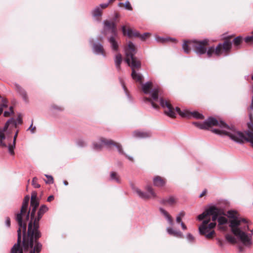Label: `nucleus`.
<instances>
[{"mask_svg":"<svg viewBox=\"0 0 253 253\" xmlns=\"http://www.w3.org/2000/svg\"><path fill=\"white\" fill-rule=\"evenodd\" d=\"M250 122L247 123L249 130L244 131L238 130L233 126H229L223 121L218 122L212 117H209L203 123L193 122L197 127L202 129H208L212 126H218L221 129L214 128L211 131L221 136H228L231 140L239 144H243L245 142H250L253 147V119L252 115L250 114Z\"/></svg>","mask_w":253,"mask_h":253,"instance_id":"f257e3e1","label":"nucleus"},{"mask_svg":"<svg viewBox=\"0 0 253 253\" xmlns=\"http://www.w3.org/2000/svg\"><path fill=\"white\" fill-rule=\"evenodd\" d=\"M227 214L228 217L231 218L229 221V226L231 232L245 246H251L252 244V236L246 233L250 230L247 219L239 218L238 212L235 211H227Z\"/></svg>","mask_w":253,"mask_h":253,"instance_id":"f03ea898","label":"nucleus"},{"mask_svg":"<svg viewBox=\"0 0 253 253\" xmlns=\"http://www.w3.org/2000/svg\"><path fill=\"white\" fill-rule=\"evenodd\" d=\"M126 59L125 61L131 69V76L133 80L136 82L141 83L143 76L136 70H139L141 66V62L135 56L136 50L135 45L131 42H128L127 47L125 48Z\"/></svg>","mask_w":253,"mask_h":253,"instance_id":"7ed1b4c3","label":"nucleus"},{"mask_svg":"<svg viewBox=\"0 0 253 253\" xmlns=\"http://www.w3.org/2000/svg\"><path fill=\"white\" fill-rule=\"evenodd\" d=\"M159 92L160 89L158 88H155L153 89L152 91L149 93L151 94V98H150L147 97H144L143 98L144 102H150L153 108L158 109L159 108V106L155 103L154 101H159L160 105L162 108H168V111H165V114L170 118H175V113L172 106L169 101L165 100L162 97H160V99H159Z\"/></svg>","mask_w":253,"mask_h":253,"instance_id":"20e7f679","label":"nucleus"},{"mask_svg":"<svg viewBox=\"0 0 253 253\" xmlns=\"http://www.w3.org/2000/svg\"><path fill=\"white\" fill-rule=\"evenodd\" d=\"M104 26L103 33L105 36L109 34L110 35L107 37V40L110 43L112 49L114 51H118L119 45L116 39L118 38V31L116 25L114 22L107 20L103 22Z\"/></svg>","mask_w":253,"mask_h":253,"instance_id":"39448f33","label":"nucleus"},{"mask_svg":"<svg viewBox=\"0 0 253 253\" xmlns=\"http://www.w3.org/2000/svg\"><path fill=\"white\" fill-rule=\"evenodd\" d=\"M23 233V240L22 246L24 251H28L30 249H33L30 252H34V253H39L42 248V245L38 240L40 238L37 239L34 236H31L26 235V230H21Z\"/></svg>","mask_w":253,"mask_h":253,"instance_id":"423d86ee","label":"nucleus"},{"mask_svg":"<svg viewBox=\"0 0 253 253\" xmlns=\"http://www.w3.org/2000/svg\"><path fill=\"white\" fill-rule=\"evenodd\" d=\"M211 218L205 219L199 227V232L200 235L204 236L208 239H212L215 235L214 228L215 227L216 222H210Z\"/></svg>","mask_w":253,"mask_h":253,"instance_id":"0eeeda50","label":"nucleus"},{"mask_svg":"<svg viewBox=\"0 0 253 253\" xmlns=\"http://www.w3.org/2000/svg\"><path fill=\"white\" fill-rule=\"evenodd\" d=\"M42 217L40 215H37V216H35L33 219L31 218L28 223L26 235L34 236L37 239L41 237V233L39 230V221Z\"/></svg>","mask_w":253,"mask_h":253,"instance_id":"6e6552de","label":"nucleus"},{"mask_svg":"<svg viewBox=\"0 0 253 253\" xmlns=\"http://www.w3.org/2000/svg\"><path fill=\"white\" fill-rule=\"evenodd\" d=\"M222 214L221 211L218 208L212 206L206 209L202 213L199 214L197 219L201 221L204 219H208L207 217L209 215H212V222H215L216 220H218L219 215Z\"/></svg>","mask_w":253,"mask_h":253,"instance_id":"1a4fd4ad","label":"nucleus"},{"mask_svg":"<svg viewBox=\"0 0 253 253\" xmlns=\"http://www.w3.org/2000/svg\"><path fill=\"white\" fill-rule=\"evenodd\" d=\"M189 45L197 54L201 55L206 53L207 46L209 45V40L208 39L201 41L191 40L189 42Z\"/></svg>","mask_w":253,"mask_h":253,"instance_id":"9d476101","label":"nucleus"},{"mask_svg":"<svg viewBox=\"0 0 253 253\" xmlns=\"http://www.w3.org/2000/svg\"><path fill=\"white\" fill-rule=\"evenodd\" d=\"M28 205L29 203H25L23 201L20 212L15 214V219L19 226L18 229H20V231L27 229V224L23 222V215L25 214L27 211H28Z\"/></svg>","mask_w":253,"mask_h":253,"instance_id":"9b49d317","label":"nucleus"},{"mask_svg":"<svg viewBox=\"0 0 253 253\" xmlns=\"http://www.w3.org/2000/svg\"><path fill=\"white\" fill-rule=\"evenodd\" d=\"M101 141L104 143V144L106 145L108 147L111 148L112 146H115L120 154L125 155L126 157L127 158L129 161L133 162L134 160L133 157L128 156L124 152L122 145L120 143L115 142L111 139L105 138H102L101 139Z\"/></svg>","mask_w":253,"mask_h":253,"instance_id":"f8f14e48","label":"nucleus"},{"mask_svg":"<svg viewBox=\"0 0 253 253\" xmlns=\"http://www.w3.org/2000/svg\"><path fill=\"white\" fill-rule=\"evenodd\" d=\"M122 30L123 34L124 35H126L129 38L132 37H138L142 41H144L150 35L149 33H144L143 34L141 35L137 31L133 30L130 28L128 29L126 31L125 26H123L122 27Z\"/></svg>","mask_w":253,"mask_h":253,"instance_id":"ddd939ff","label":"nucleus"},{"mask_svg":"<svg viewBox=\"0 0 253 253\" xmlns=\"http://www.w3.org/2000/svg\"><path fill=\"white\" fill-rule=\"evenodd\" d=\"M146 189L147 192H144L138 188H133L134 191L142 199H147L150 198H155L157 197L151 186H147Z\"/></svg>","mask_w":253,"mask_h":253,"instance_id":"4468645a","label":"nucleus"},{"mask_svg":"<svg viewBox=\"0 0 253 253\" xmlns=\"http://www.w3.org/2000/svg\"><path fill=\"white\" fill-rule=\"evenodd\" d=\"M232 42L229 40V38H225V40L223 43H219L216 46V52L220 53V54L223 52H227L231 48Z\"/></svg>","mask_w":253,"mask_h":253,"instance_id":"2eb2a0df","label":"nucleus"},{"mask_svg":"<svg viewBox=\"0 0 253 253\" xmlns=\"http://www.w3.org/2000/svg\"><path fill=\"white\" fill-rule=\"evenodd\" d=\"M108 6V3H101L96 6L91 11L92 16L96 18L98 21L100 20V18L102 15L103 9Z\"/></svg>","mask_w":253,"mask_h":253,"instance_id":"dca6fc26","label":"nucleus"},{"mask_svg":"<svg viewBox=\"0 0 253 253\" xmlns=\"http://www.w3.org/2000/svg\"><path fill=\"white\" fill-rule=\"evenodd\" d=\"M15 87L16 92L22 97L23 100L26 103H28L29 102V97L25 89L17 84H15Z\"/></svg>","mask_w":253,"mask_h":253,"instance_id":"f3484780","label":"nucleus"},{"mask_svg":"<svg viewBox=\"0 0 253 253\" xmlns=\"http://www.w3.org/2000/svg\"><path fill=\"white\" fill-rule=\"evenodd\" d=\"M152 133L150 131L136 130L133 132V136L138 138H146L151 137Z\"/></svg>","mask_w":253,"mask_h":253,"instance_id":"a211bd4d","label":"nucleus"},{"mask_svg":"<svg viewBox=\"0 0 253 253\" xmlns=\"http://www.w3.org/2000/svg\"><path fill=\"white\" fill-rule=\"evenodd\" d=\"M92 49L94 53L105 56L103 46L101 43L99 42L93 43Z\"/></svg>","mask_w":253,"mask_h":253,"instance_id":"6ab92c4d","label":"nucleus"},{"mask_svg":"<svg viewBox=\"0 0 253 253\" xmlns=\"http://www.w3.org/2000/svg\"><path fill=\"white\" fill-rule=\"evenodd\" d=\"M154 186L158 187L164 186L166 184V180L160 176H156L153 178Z\"/></svg>","mask_w":253,"mask_h":253,"instance_id":"aec40b11","label":"nucleus"},{"mask_svg":"<svg viewBox=\"0 0 253 253\" xmlns=\"http://www.w3.org/2000/svg\"><path fill=\"white\" fill-rule=\"evenodd\" d=\"M19 243V246L16 248V253H23V247L21 246V231L20 229H18L17 230V243Z\"/></svg>","mask_w":253,"mask_h":253,"instance_id":"412c9836","label":"nucleus"},{"mask_svg":"<svg viewBox=\"0 0 253 253\" xmlns=\"http://www.w3.org/2000/svg\"><path fill=\"white\" fill-rule=\"evenodd\" d=\"M167 232L171 236H173L177 238H182L183 235L181 232L179 230H173L171 227L167 228Z\"/></svg>","mask_w":253,"mask_h":253,"instance_id":"4be33fe9","label":"nucleus"},{"mask_svg":"<svg viewBox=\"0 0 253 253\" xmlns=\"http://www.w3.org/2000/svg\"><path fill=\"white\" fill-rule=\"evenodd\" d=\"M176 203V199L174 197L170 196L168 198L162 199L161 201V203L164 205L169 204V205H173Z\"/></svg>","mask_w":253,"mask_h":253,"instance_id":"5701e85b","label":"nucleus"},{"mask_svg":"<svg viewBox=\"0 0 253 253\" xmlns=\"http://www.w3.org/2000/svg\"><path fill=\"white\" fill-rule=\"evenodd\" d=\"M114 61L116 68L118 71H120L121 69V64L122 62V55L120 53L117 54L115 55Z\"/></svg>","mask_w":253,"mask_h":253,"instance_id":"b1692460","label":"nucleus"},{"mask_svg":"<svg viewBox=\"0 0 253 253\" xmlns=\"http://www.w3.org/2000/svg\"><path fill=\"white\" fill-rule=\"evenodd\" d=\"M160 211L165 216V218L168 220V222L170 225H173V222L171 216L169 213L163 208H160Z\"/></svg>","mask_w":253,"mask_h":253,"instance_id":"393cba45","label":"nucleus"},{"mask_svg":"<svg viewBox=\"0 0 253 253\" xmlns=\"http://www.w3.org/2000/svg\"><path fill=\"white\" fill-rule=\"evenodd\" d=\"M102 138H105H105H104V137H101L100 139H99V141H100V143H98L97 142H94L93 143V149L95 150H96V151H100L102 149V147H103V146L104 145L105 146H106L107 148L108 147L105 145L104 144V143H103L102 141H101V139ZM108 148H110L109 147H108Z\"/></svg>","mask_w":253,"mask_h":253,"instance_id":"a878e982","label":"nucleus"},{"mask_svg":"<svg viewBox=\"0 0 253 253\" xmlns=\"http://www.w3.org/2000/svg\"><path fill=\"white\" fill-rule=\"evenodd\" d=\"M152 84L151 82H147L145 84H142V89L145 94H148L150 92V89L151 88Z\"/></svg>","mask_w":253,"mask_h":253,"instance_id":"bb28decb","label":"nucleus"},{"mask_svg":"<svg viewBox=\"0 0 253 253\" xmlns=\"http://www.w3.org/2000/svg\"><path fill=\"white\" fill-rule=\"evenodd\" d=\"M206 53H207L208 57H209V58L211 57L213 53H215V54L216 56H220L221 55L220 53H217L216 52V47L214 48V47L213 46L209 47L208 50L207 49Z\"/></svg>","mask_w":253,"mask_h":253,"instance_id":"cd10ccee","label":"nucleus"},{"mask_svg":"<svg viewBox=\"0 0 253 253\" xmlns=\"http://www.w3.org/2000/svg\"><path fill=\"white\" fill-rule=\"evenodd\" d=\"M110 180L111 181H114L118 183H121V180L118 174L115 171H111L110 172Z\"/></svg>","mask_w":253,"mask_h":253,"instance_id":"c85d7f7f","label":"nucleus"},{"mask_svg":"<svg viewBox=\"0 0 253 253\" xmlns=\"http://www.w3.org/2000/svg\"><path fill=\"white\" fill-rule=\"evenodd\" d=\"M13 124L14 126H16V122L14 120V119L11 118L9 119L6 123H5L3 128L2 129H0V131H2L4 133L5 131L7 129L9 124Z\"/></svg>","mask_w":253,"mask_h":253,"instance_id":"c756f323","label":"nucleus"},{"mask_svg":"<svg viewBox=\"0 0 253 253\" xmlns=\"http://www.w3.org/2000/svg\"><path fill=\"white\" fill-rule=\"evenodd\" d=\"M244 39L241 36H238L234 38L232 41V43L234 44L236 47H238L242 43Z\"/></svg>","mask_w":253,"mask_h":253,"instance_id":"7c9ffc66","label":"nucleus"},{"mask_svg":"<svg viewBox=\"0 0 253 253\" xmlns=\"http://www.w3.org/2000/svg\"><path fill=\"white\" fill-rule=\"evenodd\" d=\"M191 41H184L182 44V48L185 53L188 54L190 52V48H192L189 45V42Z\"/></svg>","mask_w":253,"mask_h":253,"instance_id":"2f4dec72","label":"nucleus"},{"mask_svg":"<svg viewBox=\"0 0 253 253\" xmlns=\"http://www.w3.org/2000/svg\"><path fill=\"white\" fill-rule=\"evenodd\" d=\"M189 116L187 118H189L190 116H192L194 118L197 119H203L204 118V116L203 114L199 113L197 111H193L192 112H189Z\"/></svg>","mask_w":253,"mask_h":253,"instance_id":"473e14b6","label":"nucleus"},{"mask_svg":"<svg viewBox=\"0 0 253 253\" xmlns=\"http://www.w3.org/2000/svg\"><path fill=\"white\" fill-rule=\"evenodd\" d=\"M225 238L226 240L228 243H230L232 244H235L237 243V240L236 238L234 236L229 234H226L225 235Z\"/></svg>","mask_w":253,"mask_h":253,"instance_id":"72a5a7b5","label":"nucleus"},{"mask_svg":"<svg viewBox=\"0 0 253 253\" xmlns=\"http://www.w3.org/2000/svg\"><path fill=\"white\" fill-rule=\"evenodd\" d=\"M6 138L4 135V133L2 131H0V146L2 147L6 148L7 146V145L6 143L4 142V140L6 139Z\"/></svg>","mask_w":253,"mask_h":253,"instance_id":"f704fd0d","label":"nucleus"},{"mask_svg":"<svg viewBox=\"0 0 253 253\" xmlns=\"http://www.w3.org/2000/svg\"><path fill=\"white\" fill-rule=\"evenodd\" d=\"M48 210V208L45 205H42L38 211V215L42 217V215Z\"/></svg>","mask_w":253,"mask_h":253,"instance_id":"c9c22d12","label":"nucleus"},{"mask_svg":"<svg viewBox=\"0 0 253 253\" xmlns=\"http://www.w3.org/2000/svg\"><path fill=\"white\" fill-rule=\"evenodd\" d=\"M156 40L158 42H165L169 41L176 42V40L171 38H164L162 37H158L156 38Z\"/></svg>","mask_w":253,"mask_h":253,"instance_id":"e433bc0d","label":"nucleus"},{"mask_svg":"<svg viewBox=\"0 0 253 253\" xmlns=\"http://www.w3.org/2000/svg\"><path fill=\"white\" fill-rule=\"evenodd\" d=\"M175 110L179 114V115L180 116H181L182 117L186 118V117H188L189 116V114H188L189 111H185L182 112L181 111L180 109L178 107H176L175 108Z\"/></svg>","mask_w":253,"mask_h":253,"instance_id":"4c0bfd02","label":"nucleus"},{"mask_svg":"<svg viewBox=\"0 0 253 253\" xmlns=\"http://www.w3.org/2000/svg\"><path fill=\"white\" fill-rule=\"evenodd\" d=\"M227 219L224 216H220L218 218V222L219 225H223L227 223Z\"/></svg>","mask_w":253,"mask_h":253,"instance_id":"58836bf2","label":"nucleus"},{"mask_svg":"<svg viewBox=\"0 0 253 253\" xmlns=\"http://www.w3.org/2000/svg\"><path fill=\"white\" fill-rule=\"evenodd\" d=\"M7 147L8 148V152L10 154V155H14V149L15 148V143H13L12 144H9L8 145V146H7Z\"/></svg>","mask_w":253,"mask_h":253,"instance_id":"ea45409f","label":"nucleus"},{"mask_svg":"<svg viewBox=\"0 0 253 253\" xmlns=\"http://www.w3.org/2000/svg\"><path fill=\"white\" fill-rule=\"evenodd\" d=\"M37 209V208H36L35 207H30V208L29 209L30 210V218L33 219L35 217Z\"/></svg>","mask_w":253,"mask_h":253,"instance_id":"a19ab883","label":"nucleus"},{"mask_svg":"<svg viewBox=\"0 0 253 253\" xmlns=\"http://www.w3.org/2000/svg\"><path fill=\"white\" fill-rule=\"evenodd\" d=\"M244 41L246 43H253V32L252 35L250 36H248L244 39Z\"/></svg>","mask_w":253,"mask_h":253,"instance_id":"79ce46f5","label":"nucleus"},{"mask_svg":"<svg viewBox=\"0 0 253 253\" xmlns=\"http://www.w3.org/2000/svg\"><path fill=\"white\" fill-rule=\"evenodd\" d=\"M32 185L36 188H39L41 187L40 185L38 183V178L36 177H34L32 180Z\"/></svg>","mask_w":253,"mask_h":253,"instance_id":"37998d69","label":"nucleus"},{"mask_svg":"<svg viewBox=\"0 0 253 253\" xmlns=\"http://www.w3.org/2000/svg\"><path fill=\"white\" fill-rule=\"evenodd\" d=\"M45 175L47 178V180L45 181L46 183L52 184L53 183V178L52 176L46 174H45Z\"/></svg>","mask_w":253,"mask_h":253,"instance_id":"c03bdc74","label":"nucleus"},{"mask_svg":"<svg viewBox=\"0 0 253 253\" xmlns=\"http://www.w3.org/2000/svg\"><path fill=\"white\" fill-rule=\"evenodd\" d=\"M77 144L78 145V146L81 147H83L86 145V143H85V142L83 140H79L77 142Z\"/></svg>","mask_w":253,"mask_h":253,"instance_id":"a18cd8bd","label":"nucleus"},{"mask_svg":"<svg viewBox=\"0 0 253 253\" xmlns=\"http://www.w3.org/2000/svg\"><path fill=\"white\" fill-rule=\"evenodd\" d=\"M39 205V202L38 200L33 201V202L32 201H31V203H30L31 207H35L36 208H38Z\"/></svg>","mask_w":253,"mask_h":253,"instance_id":"49530a36","label":"nucleus"},{"mask_svg":"<svg viewBox=\"0 0 253 253\" xmlns=\"http://www.w3.org/2000/svg\"><path fill=\"white\" fill-rule=\"evenodd\" d=\"M30 210H29L28 211H27V212L25 214L23 215V216H24V215L26 216V217H25V221H23V222L26 223V222L29 220V218H30Z\"/></svg>","mask_w":253,"mask_h":253,"instance_id":"de8ad7c7","label":"nucleus"},{"mask_svg":"<svg viewBox=\"0 0 253 253\" xmlns=\"http://www.w3.org/2000/svg\"><path fill=\"white\" fill-rule=\"evenodd\" d=\"M37 192L35 191L32 192V193L31 194V201H32L33 202V201L38 200L37 199Z\"/></svg>","mask_w":253,"mask_h":253,"instance_id":"09e8293b","label":"nucleus"},{"mask_svg":"<svg viewBox=\"0 0 253 253\" xmlns=\"http://www.w3.org/2000/svg\"><path fill=\"white\" fill-rule=\"evenodd\" d=\"M125 7L129 10H131L132 8L128 1H126L125 3Z\"/></svg>","mask_w":253,"mask_h":253,"instance_id":"8fccbe9b","label":"nucleus"},{"mask_svg":"<svg viewBox=\"0 0 253 253\" xmlns=\"http://www.w3.org/2000/svg\"><path fill=\"white\" fill-rule=\"evenodd\" d=\"M187 240L191 242H193L194 241V237H193V236L190 234V233H188L187 235Z\"/></svg>","mask_w":253,"mask_h":253,"instance_id":"3c124183","label":"nucleus"},{"mask_svg":"<svg viewBox=\"0 0 253 253\" xmlns=\"http://www.w3.org/2000/svg\"><path fill=\"white\" fill-rule=\"evenodd\" d=\"M7 103L8 101L6 99L2 98L1 106L4 108H6L7 107Z\"/></svg>","mask_w":253,"mask_h":253,"instance_id":"603ef678","label":"nucleus"},{"mask_svg":"<svg viewBox=\"0 0 253 253\" xmlns=\"http://www.w3.org/2000/svg\"><path fill=\"white\" fill-rule=\"evenodd\" d=\"M19 246V243L15 244L11 249L10 253H16V248Z\"/></svg>","mask_w":253,"mask_h":253,"instance_id":"864d4df0","label":"nucleus"},{"mask_svg":"<svg viewBox=\"0 0 253 253\" xmlns=\"http://www.w3.org/2000/svg\"><path fill=\"white\" fill-rule=\"evenodd\" d=\"M216 240H217V244L219 246H220V247H223L224 246V243L222 240H221L219 238H217Z\"/></svg>","mask_w":253,"mask_h":253,"instance_id":"5fc2aeb1","label":"nucleus"},{"mask_svg":"<svg viewBox=\"0 0 253 253\" xmlns=\"http://www.w3.org/2000/svg\"><path fill=\"white\" fill-rule=\"evenodd\" d=\"M5 224L8 227H9L10 226V219L8 217H7L6 218Z\"/></svg>","mask_w":253,"mask_h":253,"instance_id":"6e6d98bb","label":"nucleus"},{"mask_svg":"<svg viewBox=\"0 0 253 253\" xmlns=\"http://www.w3.org/2000/svg\"><path fill=\"white\" fill-rule=\"evenodd\" d=\"M16 122L18 123V124H21L22 123V119L20 115H19L17 118Z\"/></svg>","mask_w":253,"mask_h":253,"instance_id":"4d7b16f0","label":"nucleus"},{"mask_svg":"<svg viewBox=\"0 0 253 253\" xmlns=\"http://www.w3.org/2000/svg\"><path fill=\"white\" fill-rule=\"evenodd\" d=\"M29 200L30 196L29 195H26L24 198L23 202L29 203Z\"/></svg>","mask_w":253,"mask_h":253,"instance_id":"13d9d810","label":"nucleus"},{"mask_svg":"<svg viewBox=\"0 0 253 253\" xmlns=\"http://www.w3.org/2000/svg\"><path fill=\"white\" fill-rule=\"evenodd\" d=\"M10 114H11V113L9 111H4L3 113L4 116L6 117H9Z\"/></svg>","mask_w":253,"mask_h":253,"instance_id":"bf43d9fd","label":"nucleus"},{"mask_svg":"<svg viewBox=\"0 0 253 253\" xmlns=\"http://www.w3.org/2000/svg\"><path fill=\"white\" fill-rule=\"evenodd\" d=\"M176 222L178 223H180L181 222H182L181 220V217H180V216H177L176 218Z\"/></svg>","mask_w":253,"mask_h":253,"instance_id":"052dcab7","label":"nucleus"},{"mask_svg":"<svg viewBox=\"0 0 253 253\" xmlns=\"http://www.w3.org/2000/svg\"><path fill=\"white\" fill-rule=\"evenodd\" d=\"M53 199H54V196L53 195H50L47 198V201L48 202H50L51 201H52Z\"/></svg>","mask_w":253,"mask_h":253,"instance_id":"680f3d73","label":"nucleus"},{"mask_svg":"<svg viewBox=\"0 0 253 253\" xmlns=\"http://www.w3.org/2000/svg\"><path fill=\"white\" fill-rule=\"evenodd\" d=\"M185 214V213L184 211H181L177 216H180L182 218L184 216Z\"/></svg>","mask_w":253,"mask_h":253,"instance_id":"e2e57ef3","label":"nucleus"},{"mask_svg":"<svg viewBox=\"0 0 253 253\" xmlns=\"http://www.w3.org/2000/svg\"><path fill=\"white\" fill-rule=\"evenodd\" d=\"M180 225L183 230H185L187 229L186 226L184 224V223L183 222H181Z\"/></svg>","mask_w":253,"mask_h":253,"instance_id":"0e129e2a","label":"nucleus"},{"mask_svg":"<svg viewBox=\"0 0 253 253\" xmlns=\"http://www.w3.org/2000/svg\"><path fill=\"white\" fill-rule=\"evenodd\" d=\"M17 134H18V131H16V132L15 133V134L14 136V138H13V143H15V142H16V139L17 136Z\"/></svg>","mask_w":253,"mask_h":253,"instance_id":"69168bd1","label":"nucleus"},{"mask_svg":"<svg viewBox=\"0 0 253 253\" xmlns=\"http://www.w3.org/2000/svg\"><path fill=\"white\" fill-rule=\"evenodd\" d=\"M206 192H207V190H204L203 191V192L200 195L199 197H200V198L202 197L204 195H205Z\"/></svg>","mask_w":253,"mask_h":253,"instance_id":"338daca9","label":"nucleus"},{"mask_svg":"<svg viewBox=\"0 0 253 253\" xmlns=\"http://www.w3.org/2000/svg\"><path fill=\"white\" fill-rule=\"evenodd\" d=\"M250 108L251 110H253V95L252 96V102H251V104L250 106Z\"/></svg>","mask_w":253,"mask_h":253,"instance_id":"774afa93","label":"nucleus"}]
</instances>
